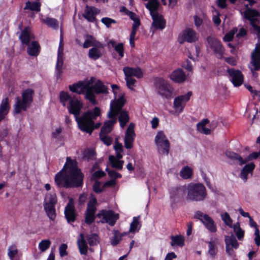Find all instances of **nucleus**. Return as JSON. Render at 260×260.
<instances>
[{"label": "nucleus", "mask_w": 260, "mask_h": 260, "mask_svg": "<svg viewBox=\"0 0 260 260\" xmlns=\"http://www.w3.org/2000/svg\"><path fill=\"white\" fill-rule=\"evenodd\" d=\"M35 36L29 27H25L19 36L22 44H28L30 40L34 39Z\"/></svg>", "instance_id": "obj_32"}, {"label": "nucleus", "mask_w": 260, "mask_h": 260, "mask_svg": "<svg viewBox=\"0 0 260 260\" xmlns=\"http://www.w3.org/2000/svg\"><path fill=\"white\" fill-rule=\"evenodd\" d=\"M186 186H182L179 187H174L170 191L171 198L174 200L182 198L186 194Z\"/></svg>", "instance_id": "obj_31"}, {"label": "nucleus", "mask_w": 260, "mask_h": 260, "mask_svg": "<svg viewBox=\"0 0 260 260\" xmlns=\"http://www.w3.org/2000/svg\"><path fill=\"white\" fill-rule=\"evenodd\" d=\"M209 121L208 119H204L197 124V130L201 134L205 135H210L211 131L210 128L206 127V126L208 124Z\"/></svg>", "instance_id": "obj_37"}, {"label": "nucleus", "mask_w": 260, "mask_h": 260, "mask_svg": "<svg viewBox=\"0 0 260 260\" xmlns=\"http://www.w3.org/2000/svg\"><path fill=\"white\" fill-rule=\"evenodd\" d=\"M116 184V181L115 179H111L106 182H105L103 185V188H108L110 187L114 186Z\"/></svg>", "instance_id": "obj_64"}, {"label": "nucleus", "mask_w": 260, "mask_h": 260, "mask_svg": "<svg viewBox=\"0 0 260 260\" xmlns=\"http://www.w3.org/2000/svg\"><path fill=\"white\" fill-rule=\"evenodd\" d=\"M41 4L39 2H30L28 1L25 4L24 9H28L31 11L39 12L40 11Z\"/></svg>", "instance_id": "obj_46"}, {"label": "nucleus", "mask_w": 260, "mask_h": 260, "mask_svg": "<svg viewBox=\"0 0 260 260\" xmlns=\"http://www.w3.org/2000/svg\"><path fill=\"white\" fill-rule=\"evenodd\" d=\"M120 106H118L114 102L110 105V109L107 113V117L109 120L106 121L101 128V134H109L112 130L113 125L117 121V115L119 109L121 108L123 102L121 103Z\"/></svg>", "instance_id": "obj_6"}, {"label": "nucleus", "mask_w": 260, "mask_h": 260, "mask_svg": "<svg viewBox=\"0 0 260 260\" xmlns=\"http://www.w3.org/2000/svg\"><path fill=\"white\" fill-rule=\"evenodd\" d=\"M51 241L48 239L42 240L39 244V248L42 252L46 251L50 246Z\"/></svg>", "instance_id": "obj_52"}, {"label": "nucleus", "mask_w": 260, "mask_h": 260, "mask_svg": "<svg viewBox=\"0 0 260 260\" xmlns=\"http://www.w3.org/2000/svg\"><path fill=\"white\" fill-rule=\"evenodd\" d=\"M110 43L112 44V46L114 47L115 50L118 53L119 56L120 57H122L124 55V48L123 43H120L115 45V43L114 41H110Z\"/></svg>", "instance_id": "obj_51"}, {"label": "nucleus", "mask_w": 260, "mask_h": 260, "mask_svg": "<svg viewBox=\"0 0 260 260\" xmlns=\"http://www.w3.org/2000/svg\"><path fill=\"white\" fill-rule=\"evenodd\" d=\"M100 139L101 141L107 146H109L111 144L112 142V139L107 136V134H101L100 135Z\"/></svg>", "instance_id": "obj_54"}, {"label": "nucleus", "mask_w": 260, "mask_h": 260, "mask_svg": "<svg viewBox=\"0 0 260 260\" xmlns=\"http://www.w3.org/2000/svg\"><path fill=\"white\" fill-rule=\"evenodd\" d=\"M141 226L140 223V216L133 217V221L131 223L129 232L131 233L135 232L136 230L138 231L140 229Z\"/></svg>", "instance_id": "obj_43"}, {"label": "nucleus", "mask_w": 260, "mask_h": 260, "mask_svg": "<svg viewBox=\"0 0 260 260\" xmlns=\"http://www.w3.org/2000/svg\"><path fill=\"white\" fill-rule=\"evenodd\" d=\"M83 175L78 168L77 162L67 157V162L62 170L56 175L55 182L59 187H78L83 183Z\"/></svg>", "instance_id": "obj_1"}, {"label": "nucleus", "mask_w": 260, "mask_h": 260, "mask_svg": "<svg viewBox=\"0 0 260 260\" xmlns=\"http://www.w3.org/2000/svg\"><path fill=\"white\" fill-rule=\"evenodd\" d=\"M61 132L62 128L61 127H58L55 129V130L52 133L53 138L58 140H60L61 138L60 135Z\"/></svg>", "instance_id": "obj_62"}, {"label": "nucleus", "mask_w": 260, "mask_h": 260, "mask_svg": "<svg viewBox=\"0 0 260 260\" xmlns=\"http://www.w3.org/2000/svg\"><path fill=\"white\" fill-rule=\"evenodd\" d=\"M146 8L149 11L150 14L153 20L151 28L155 29H163L166 26V21L162 16L158 12L160 6L158 0H149L145 4Z\"/></svg>", "instance_id": "obj_3"}, {"label": "nucleus", "mask_w": 260, "mask_h": 260, "mask_svg": "<svg viewBox=\"0 0 260 260\" xmlns=\"http://www.w3.org/2000/svg\"><path fill=\"white\" fill-rule=\"evenodd\" d=\"M99 13L100 10L98 9L87 5L83 16L88 21L93 22L95 20V16Z\"/></svg>", "instance_id": "obj_25"}, {"label": "nucleus", "mask_w": 260, "mask_h": 260, "mask_svg": "<svg viewBox=\"0 0 260 260\" xmlns=\"http://www.w3.org/2000/svg\"><path fill=\"white\" fill-rule=\"evenodd\" d=\"M232 219L229 215V228H232L237 239L240 241H242L245 235L244 231L241 228L239 222L232 224Z\"/></svg>", "instance_id": "obj_26"}, {"label": "nucleus", "mask_w": 260, "mask_h": 260, "mask_svg": "<svg viewBox=\"0 0 260 260\" xmlns=\"http://www.w3.org/2000/svg\"><path fill=\"white\" fill-rule=\"evenodd\" d=\"M137 30L138 29L132 28V30L130 35L129 44L133 48L135 47V36Z\"/></svg>", "instance_id": "obj_56"}, {"label": "nucleus", "mask_w": 260, "mask_h": 260, "mask_svg": "<svg viewBox=\"0 0 260 260\" xmlns=\"http://www.w3.org/2000/svg\"><path fill=\"white\" fill-rule=\"evenodd\" d=\"M63 46L62 40H61L60 42V44L59 45L58 49V54H57V62L56 64V74L57 78H58L60 77L61 73L62 72V66L63 63Z\"/></svg>", "instance_id": "obj_23"}, {"label": "nucleus", "mask_w": 260, "mask_h": 260, "mask_svg": "<svg viewBox=\"0 0 260 260\" xmlns=\"http://www.w3.org/2000/svg\"><path fill=\"white\" fill-rule=\"evenodd\" d=\"M68 248L66 244H61L59 247V254L61 257H63L68 254L67 249Z\"/></svg>", "instance_id": "obj_57"}, {"label": "nucleus", "mask_w": 260, "mask_h": 260, "mask_svg": "<svg viewBox=\"0 0 260 260\" xmlns=\"http://www.w3.org/2000/svg\"><path fill=\"white\" fill-rule=\"evenodd\" d=\"M186 187L187 200L198 202L205 199L207 195L206 188L202 184L189 183Z\"/></svg>", "instance_id": "obj_5"}, {"label": "nucleus", "mask_w": 260, "mask_h": 260, "mask_svg": "<svg viewBox=\"0 0 260 260\" xmlns=\"http://www.w3.org/2000/svg\"><path fill=\"white\" fill-rule=\"evenodd\" d=\"M106 170L108 172L109 176L111 178H113V179L116 180V178L121 177V175L120 174L114 170H109L108 169H106Z\"/></svg>", "instance_id": "obj_61"}, {"label": "nucleus", "mask_w": 260, "mask_h": 260, "mask_svg": "<svg viewBox=\"0 0 260 260\" xmlns=\"http://www.w3.org/2000/svg\"><path fill=\"white\" fill-rule=\"evenodd\" d=\"M202 222L210 232L214 233L216 231V226L214 221L208 215L205 214Z\"/></svg>", "instance_id": "obj_36"}, {"label": "nucleus", "mask_w": 260, "mask_h": 260, "mask_svg": "<svg viewBox=\"0 0 260 260\" xmlns=\"http://www.w3.org/2000/svg\"><path fill=\"white\" fill-rule=\"evenodd\" d=\"M229 245H231L235 249H237L239 246L237 240L233 235H232V237L230 239H229Z\"/></svg>", "instance_id": "obj_59"}, {"label": "nucleus", "mask_w": 260, "mask_h": 260, "mask_svg": "<svg viewBox=\"0 0 260 260\" xmlns=\"http://www.w3.org/2000/svg\"><path fill=\"white\" fill-rule=\"evenodd\" d=\"M255 168V165L253 162L246 165L241 171L240 177L244 181L246 182L247 180V175L249 173H252Z\"/></svg>", "instance_id": "obj_35"}, {"label": "nucleus", "mask_w": 260, "mask_h": 260, "mask_svg": "<svg viewBox=\"0 0 260 260\" xmlns=\"http://www.w3.org/2000/svg\"><path fill=\"white\" fill-rule=\"evenodd\" d=\"M94 78L91 77L88 80H85L83 82H80L78 83L70 85V90L78 94L84 93L86 91L85 98L90 101L93 104L96 103L95 100V95L94 93L90 89V86L93 83Z\"/></svg>", "instance_id": "obj_4"}, {"label": "nucleus", "mask_w": 260, "mask_h": 260, "mask_svg": "<svg viewBox=\"0 0 260 260\" xmlns=\"http://www.w3.org/2000/svg\"><path fill=\"white\" fill-rule=\"evenodd\" d=\"M170 78L175 82L180 83L185 81L186 75L182 70L179 69L172 73L170 75Z\"/></svg>", "instance_id": "obj_29"}, {"label": "nucleus", "mask_w": 260, "mask_h": 260, "mask_svg": "<svg viewBox=\"0 0 260 260\" xmlns=\"http://www.w3.org/2000/svg\"><path fill=\"white\" fill-rule=\"evenodd\" d=\"M56 203L57 198L55 193L52 192L46 194L45 205L55 206Z\"/></svg>", "instance_id": "obj_45"}, {"label": "nucleus", "mask_w": 260, "mask_h": 260, "mask_svg": "<svg viewBox=\"0 0 260 260\" xmlns=\"http://www.w3.org/2000/svg\"><path fill=\"white\" fill-rule=\"evenodd\" d=\"M171 239L172 240L171 245L172 246H174V245H177L180 247H182L184 245V238L182 236H172L171 237Z\"/></svg>", "instance_id": "obj_42"}, {"label": "nucleus", "mask_w": 260, "mask_h": 260, "mask_svg": "<svg viewBox=\"0 0 260 260\" xmlns=\"http://www.w3.org/2000/svg\"><path fill=\"white\" fill-rule=\"evenodd\" d=\"M123 71L125 77H132L133 76L140 78L143 76V72L139 68L124 67Z\"/></svg>", "instance_id": "obj_28"}, {"label": "nucleus", "mask_w": 260, "mask_h": 260, "mask_svg": "<svg viewBox=\"0 0 260 260\" xmlns=\"http://www.w3.org/2000/svg\"><path fill=\"white\" fill-rule=\"evenodd\" d=\"M65 217L69 223L73 222L76 217V214L74 205V200L73 199H69V203L64 210Z\"/></svg>", "instance_id": "obj_22"}, {"label": "nucleus", "mask_w": 260, "mask_h": 260, "mask_svg": "<svg viewBox=\"0 0 260 260\" xmlns=\"http://www.w3.org/2000/svg\"><path fill=\"white\" fill-rule=\"evenodd\" d=\"M155 85L157 93L162 98L169 99L173 96L174 88L164 79L160 78L157 79Z\"/></svg>", "instance_id": "obj_8"}, {"label": "nucleus", "mask_w": 260, "mask_h": 260, "mask_svg": "<svg viewBox=\"0 0 260 260\" xmlns=\"http://www.w3.org/2000/svg\"><path fill=\"white\" fill-rule=\"evenodd\" d=\"M247 34V31L243 28L238 29L236 28H233L230 32H229V42H235L234 45L231 43H229V48H231L230 52L235 54L236 52L235 45L239 44L242 41V38Z\"/></svg>", "instance_id": "obj_9"}, {"label": "nucleus", "mask_w": 260, "mask_h": 260, "mask_svg": "<svg viewBox=\"0 0 260 260\" xmlns=\"http://www.w3.org/2000/svg\"><path fill=\"white\" fill-rule=\"evenodd\" d=\"M27 52L31 56H37L40 51V46L38 42L32 41L31 43L27 44Z\"/></svg>", "instance_id": "obj_33"}, {"label": "nucleus", "mask_w": 260, "mask_h": 260, "mask_svg": "<svg viewBox=\"0 0 260 260\" xmlns=\"http://www.w3.org/2000/svg\"><path fill=\"white\" fill-rule=\"evenodd\" d=\"M155 143L159 153L164 155L168 154L170 145L169 140L162 131L157 132L155 137Z\"/></svg>", "instance_id": "obj_10"}, {"label": "nucleus", "mask_w": 260, "mask_h": 260, "mask_svg": "<svg viewBox=\"0 0 260 260\" xmlns=\"http://www.w3.org/2000/svg\"><path fill=\"white\" fill-rule=\"evenodd\" d=\"M18 253V249L15 245H12L8 248V255L11 260H13L15 256Z\"/></svg>", "instance_id": "obj_53"}, {"label": "nucleus", "mask_w": 260, "mask_h": 260, "mask_svg": "<svg viewBox=\"0 0 260 260\" xmlns=\"http://www.w3.org/2000/svg\"><path fill=\"white\" fill-rule=\"evenodd\" d=\"M101 114V110L99 107H95L93 110H88L78 119L79 128L90 134L94 129L98 128L101 125V122H98L95 124L94 123V120Z\"/></svg>", "instance_id": "obj_2"}, {"label": "nucleus", "mask_w": 260, "mask_h": 260, "mask_svg": "<svg viewBox=\"0 0 260 260\" xmlns=\"http://www.w3.org/2000/svg\"><path fill=\"white\" fill-rule=\"evenodd\" d=\"M260 155V151L259 152H255L250 154L245 159V160L243 159V158L237 153H235L233 152H229V158H233L239 160L240 162V164L242 165L245 164L246 162L251 160L253 159H255L258 158V157Z\"/></svg>", "instance_id": "obj_27"}, {"label": "nucleus", "mask_w": 260, "mask_h": 260, "mask_svg": "<svg viewBox=\"0 0 260 260\" xmlns=\"http://www.w3.org/2000/svg\"><path fill=\"white\" fill-rule=\"evenodd\" d=\"M101 22L104 23L107 27H110L112 23H116V22L115 20L108 18L104 17L101 20Z\"/></svg>", "instance_id": "obj_55"}, {"label": "nucleus", "mask_w": 260, "mask_h": 260, "mask_svg": "<svg viewBox=\"0 0 260 260\" xmlns=\"http://www.w3.org/2000/svg\"><path fill=\"white\" fill-rule=\"evenodd\" d=\"M251 67L250 69L253 76L256 78L258 74L255 71L260 70V43L256 45L254 50L251 53Z\"/></svg>", "instance_id": "obj_12"}, {"label": "nucleus", "mask_w": 260, "mask_h": 260, "mask_svg": "<svg viewBox=\"0 0 260 260\" xmlns=\"http://www.w3.org/2000/svg\"><path fill=\"white\" fill-rule=\"evenodd\" d=\"M109 160L114 168L118 170H121L123 167L124 161L123 160H118L114 156L110 155Z\"/></svg>", "instance_id": "obj_41"}, {"label": "nucleus", "mask_w": 260, "mask_h": 260, "mask_svg": "<svg viewBox=\"0 0 260 260\" xmlns=\"http://www.w3.org/2000/svg\"><path fill=\"white\" fill-rule=\"evenodd\" d=\"M74 98V96H71L68 92L64 91H61L59 94L60 101L63 106H66L67 103L69 104Z\"/></svg>", "instance_id": "obj_44"}, {"label": "nucleus", "mask_w": 260, "mask_h": 260, "mask_svg": "<svg viewBox=\"0 0 260 260\" xmlns=\"http://www.w3.org/2000/svg\"><path fill=\"white\" fill-rule=\"evenodd\" d=\"M104 47L94 46L89 50V57L93 60H96L102 56V52L101 50Z\"/></svg>", "instance_id": "obj_38"}, {"label": "nucleus", "mask_w": 260, "mask_h": 260, "mask_svg": "<svg viewBox=\"0 0 260 260\" xmlns=\"http://www.w3.org/2000/svg\"><path fill=\"white\" fill-rule=\"evenodd\" d=\"M86 239L90 246L96 245L99 243L98 236L96 234H91L86 236Z\"/></svg>", "instance_id": "obj_50"}, {"label": "nucleus", "mask_w": 260, "mask_h": 260, "mask_svg": "<svg viewBox=\"0 0 260 260\" xmlns=\"http://www.w3.org/2000/svg\"><path fill=\"white\" fill-rule=\"evenodd\" d=\"M229 75L231 77L230 80L235 87H238L242 85L243 82V76L240 71L229 69Z\"/></svg>", "instance_id": "obj_21"}, {"label": "nucleus", "mask_w": 260, "mask_h": 260, "mask_svg": "<svg viewBox=\"0 0 260 260\" xmlns=\"http://www.w3.org/2000/svg\"><path fill=\"white\" fill-rule=\"evenodd\" d=\"M207 41L209 47L213 51L216 56L220 59L223 58L225 50L221 43L213 37H208Z\"/></svg>", "instance_id": "obj_14"}, {"label": "nucleus", "mask_w": 260, "mask_h": 260, "mask_svg": "<svg viewBox=\"0 0 260 260\" xmlns=\"http://www.w3.org/2000/svg\"><path fill=\"white\" fill-rule=\"evenodd\" d=\"M82 106L83 105L82 103L75 97L71 101L68 106L69 113L74 114L77 122L78 119L80 118L78 116L80 114Z\"/></svg>", "instance_id": "obj_19"}, {"label": "nucleus", "mask_w": 260, "mask_h": 260, "mask_svg": "<svg viewBox=\"0 0 260 260\" xmlns=\"http://www.w3.org/2000/svg\"><path fill=\"white\" fill-rule=\"evenodd\" d=\"M134 126L135 125L133 123H130L125 132L124 146L126 149H131L133 146V143L135 137Z\"/></svg>", "instance_id": "obj_20"}, {"label": "nucleus", "mask_w": 260, "mask_h": 260, "mask_svg": "<svg viewBox=\"0 0 260 260\" xmlns=\"http://www.w3.org/2000/svg\"><path fill=\"white\" fill-rule=\"evenodd\" d=\"M90 89L94 94H106L109 93L108 88L101 80L95 81L94 78L93 83L90 86Z\"/></svg>", "instance_id": "obj_24"}, {"label": "nucleus", "mask_w": 260, "mask_h": 260, "mask_svg": "<svg viewBox=\"0 0 260 260\" xmlns=\"http://www.w3.org/2000/svg\"><path fill=\"white\" fill-rule=\"evenodd\" d=\"M101 183L100 181H95L93 186V189L95 192L96 193H100L104 190V188L101 187Z\"/></svg>", "instance_id": "obj_60"}, {"label": "nucleus", "mask_w": 260, "mask_h": 260, "mask_svg": "<svg viewBox=\"0 0 260 260\" xmlns=\"http://www.w3.org/2000/svg\"><path fill=\"white\" fill-rule=\"evenodd\" d=\"M192 95V92L188 91L183 95L176 97L173 102V108L176 112L181 113L184 108L186 103L189 100Z\"/></svg>", "instance_id": "obj_13"}, {"label": "nucleus", "mask_w": 260, "mask_h": 260, "mask_svg": "<svg viewBox=\"0 0 260 260\" xmlns=\"http://www.w3.org/2000/svg\"><path fill=\"white\" fill-rule=\"evenodd\" d=\"M54 206H55L44 205V209L47 214V216L51 220H54L56 217Z\"/></svg>", "instance_id": "obj_47"}, {"label": "nucleus", "mask_w": 260, "mask_h": 260, "mask_svg": "<svg viewBox=\"0 0 260 260\" xmlns=\"http://www.w3.org/2000/svg\"><path fill=\"white\" fill-rule=\"evenodd\" d=\"M98 204L97 200L91 194L90 200L87 204V207L85 213V223H91L95 219V213L96 212V206Z\"/></svg>", "instance_id": "obj_11"}, {"label": "nucleus", "mask_w": 260, "mask_h": 260, "mask_svg": "<svg viewBox=\"0 0 260 260\" xmlns=\"http://www.w3.org/2000/svg\"><path fill=\"white\" fill-rule=\"evenodd\" d=\"M192 174V171L191 169L188 167L186 166L184 167L180 172V176L183 179H188L190 178Z\"/></svg>", "instance_id": "obj_49"}, {"label": "nucleus", "mask_w": 260, "mask_h": 260, "mask_svg": "<svg viewBox=\"0 0 260 260\" xmlns=\"http://www.w3.org/2000/svg\"><path fill=\"white\" fill-rule=\"evenodd\" d=\"M98 217L102 223H108L109 225H114L118 218V214H115L112 211L103 210L98 214Z\"/></svg>", "instance_id": "obj_15"}, {"label": "nucleus", "mask_w": 260, "mask_h": 260, "mask_svg": "<svg viewBox=\"0 0 260 260\" xmlns=\"http://www.w3.org/2000/svg\"><path fill=\"white\" fill-rule=\"evenodd\" d=\"M198 39V36L196 31L191 28L185 29L179 35L178 40L180 44H183L184 42L193 43Z\"/></svg>", "instance_id": "obj_16"}, {"label": "nucleus", "mask_w": 260, "mask_h": 260, "mask_svg": "<svg viewBox=\"0 0 260 260\" xmlns=\"http://www.w3.org/2000/svg\"><path fill=\"white\" fill-rule=\"evenodd\" d=\"M254 235L255 236L254 241L256 245L259 247L260 246V232L258 229L254 231Z\"/></svg>", "instance_id": "obj_63"}, {"label": "nucleus", "mask_w": 260, "mask_h": 260, "mask_svg": "<svg viewBox=\"0 0 260 260\" xmlns=\"http://www.w3.org/2000/svg\"><path fill=\"white\" fill-rule=\"evenodd\" d=\"M126 85L128 88L131 90L133 89V86L136 82V80L132 77H125Z\"/></svg>", "instance_id": "obj_58"}, {"label": "nucleus", "mask_w": 260, "mask_h": 260, "mask_svg": "<svg viewBox=\"0 0 260 260\" xmlns=\"http://www.w3.org/2000/svg\"><path fill=\"white\" fill-rule=\"evenodd\" d=\"M42 22L46 23L48 26L52 27L53 29H57L59 26L58 21L54 18H47L45 19H43Z\"/></svg>", "instance_id": "obj_48"}, {"label": "nucleus", "mask_w": 260, "mask_h": 260, "mask_svg": "<svg viewBox=\"0 0 260 260\" xmlns=\"http://www.w3.org/2000/svg\"><path fill=\"white\" fill-rule=\"evenodd\" d=\"M85 40L83 44V47L84 48H88L89 47L94 46L99 47H104L103 44L97 41L94 37L91 35H86L85 37Z\"/></svg>", "instance_id": "obj_30"}, {"label": "nucleus", "mask_w": 260, "mask_h": 260, "mask_svg": "<svg viewBox=\"0 0 260 260\" xmlns=\"http://www.w3.org/2000/svg\"><path fill=\"white\" fill-rule=\"evenodd\" d=\"M113 236L110 238V243L113 246L117 245L121 241L123 236L126 235L125 233H121L117 230L113 231Z\"/></svg>", "instance_id": "obj_40"}, {"label": "nucleus", "mask_w": 260, "mask_h": 260, "mask_svg": "<svg viewBox=\"0 0 260 260\" xmlns=\"http://www.w3.org/2000/svg\"><path fill=\"white\" fill-rule=\"evenodd\" d=\"M243 15L245 18L250 21V23L254 29L257 32L258 35H260V26L255 24V22L257 20L258 16V12L254 10L247 9L243 12Z\"/></svg>", "instance_id": "obj_17"}, {"label": "nucleus", "mask_w": 260, "mask_h": 260, "mask_svg": "<svg viewBox=\"0 0 260 260\" xmlns=\"http://www.w3.org/2000/svg\"><path fill=\"white\" fill-rule=\"evenodd\" d=\"M78 248L81 254L86 255L87 253L88 246L86 239L83 234H80L77 241Z\"/></svg>", "instance_id": "obj_34"}, {"label": "nucleus", "mask_w": 260, "mask_h": 260, "mask_svg": "<svg viewBox=\"0 0 260 260\" xmlns=\"http://www.w3.org/2000/svg\"><path fill=\"white\" fill-rule=\"evenodd\" d=\"M119 114L118 118L120 125L122 128H123L129 120V116L127 111L122 110L121 108L118 112Z\"/></svg>", "instance_id": "obj_39"}, {"label": "nucleus", "mask_w": 260, "mask_h": 260, "mask_svg": "<svg viewBox=\"0 0 260 260\" xmlns=\"http://www.w3.org/2000/svg\"><path fill=\"white\" fill-rule=\"evenodd\" d=\"M34 92L31 89H27L22 93V99L17 97L15 99V104L14 105V112L19 114L21 110L26 111L28 108L32 101V96Z\"/></svg>", "instance_id": "obj_7"}, {"label": "nucleus", "mask_w": 260, "mask_h": 260, "mask_svg": "<svg viewBox=\"0 0 260 260\" xmlns=\"http://www.w3.org/2000/svg\"><path fill=\"white\" fill-rule=\"evenodd\" d=\"M111 88L114 95V99L111 101L110 105L112 102H114L117 106L118 105L119 107L121 104V103L123 102L121 108L119 109V111L123 108L125 103V100L124 98V93L120 90L119 87L116 84L112 85Z\"/></svg>", "instance_id": "obj_18"}]
</instances>
